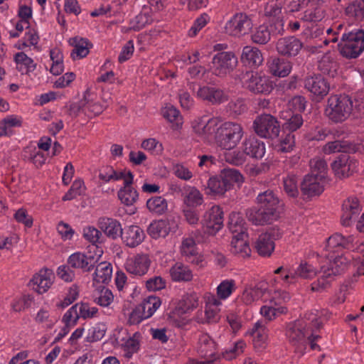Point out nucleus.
<instances>
[{
  "instance_id": "nucleus-44",
  "label": "nucleus",
  "mask_w": 364,
  "mask_h": 364,
  "mask_svg": "<svg viewBox=\"0 0 364 364\" xmlns=\"http://www.w3.org/2000/svg\"><path fill=\"white\" fill-rule=\"evenodd\" d=\"M147 232L154 239L165 237L169 232L168 223L164 220H155L149 225Z\"/></svg>"
},
{
  "instance_id": "nucleus-53",
  "label": "nucleus",
  "mask_w": 364,
  "mask_h": 364,
  "mask_svg": "<svg viewBox=\"0 0 364 364\" xmlns=\"http://www.w3.org/2000/svg\"><path fill=\"white\" fill-rule=\"evenodd\" d=\"M283 188L289 197L296 196V174L293 171H289L287 176L283 178Z\"/></svg>"
},
{
  "instance_id": "nucleus-25",
  "label": "nucleus",
  "mask_w": 364,
  "mask_h": 364,
  "mask_svg": "<svg viewBox=\"0 0 364 364\" xmlns=\"http://www.w3.org/2000/svg\"><path fill=\"white\" fill-rule=\"evenodd\" d=\"M267 67L272 75L284 77L290 73L292 64L284 58L272 56L267 60Z\"/></svg>"
},
{
  "instance_id": "nucleus-18",
  "label": "nucleus",
  "mask_w": 364,
  "mask_h": 364,
  "mask_svg": "<svg viewBox=\"0 0 364 364\" xmlns=\"http://www.w3.org/2000/svg\"><path fill=\"white\" fill-rule=\"evenodd\" d=\"M335 174L339 178L348 177L358 167V161L348 154H341L331 164Z\"/></svg>"
},
{
  "instance_id": "nucleus-28",
  "label": "nucleus",
  "mask_w": 364,
  "mask_h": 364,
  "mask_svg": "<svg viewBox=\"0 0 364 364\" xmlns=\"http://www.w3.org/2000/svg\"><path fill=\"white\" fill-rule=\"evenodd\" d=\"M240 60L245 66L256 68L262 63L263 56L257 48L246 46L242 49Z\"/></svg>"
},
{
  "instance_id": "nucleus-4",
  "label": "nucleus",
  "mask_w": 364,
  "mask_h": 364,
  "mask_svg": "<svg viewBox=\"0 0 364 364\" xmlns=\"http://www.w3.org/2000/svg\"><path fill=\"white\" fill-rule=\"evenodd\" d=\"M244 178L240 172L234 168H224L220 174L210 177L205 188L206 194L213 196H223L235 183H242Z\"/></svg>"
},
{
  "instance_id": "nucleus-7",
  "label": "nucleus",
  "mask_w": 364,
  "mask_h": 364,
  "mask_svg": "<svg viewBox=\"0 0 364 364\" xmlns=\"http://www.w3.org/2000/svg\"><path fill=\"white\" fill-rule=\"evenodd\" d=\"M338 48L346 58H358L364 51V31L358 29L343 33Z\"/></svg>"
},
{
  "instance_id": "nucleus-59",
  "label": "nucleus",
  "mask_w": 364,
  "mask_h": 364,
  "mask_svg": "<svg viewBox=\"0 0 364 364\" xmlns=\"http://www.w3.org/2000/svg\"><path fill=\"white\" fill-rule=\"evenodd\" d=\"M114 296L111 290L107 288H103L100 292L99 296L95 298V302L98 305L105 307H109L113 302Z\"/></svg>"
},
{
  "instance_id": "nucleus-10",
  "label": "nucleus",
  "mask_w": 364,
  "mask_h": 364,
  "mask_svg": "<svg viewBox=\"0 0 364 364\" xmlns=\"http://www.w3.org/2000/svg\"><path fill=\"white\" fill-rule=\"evenodd\" d=\"M253 27L252 20L245 13H236L226 23L225 31L229 36L241 38L248 34Z\"/></svg>"
},
{
  "instance_id": "nucleus-9",
  "label": "nucleus",
  "mask_w": 364,
  "mask_h": 364,
  "mask_svg": "<svg viewBox=\"0 0 364 364\" xmlns=\"http://www.w3.org/2000/svg\"><path fill=\"white\" fill-rule=\"evenodd\" d=\"M237 63V58L232 52H220L213 56L209 70L213 75L224 77L236 68Z\"/></svg>"
},
{
  "instance_id": "nucleus-30",
  "label": "nucleus",
  "mask_w": 364,
  "mask_h": 364,
  "mask_svg": "<svg viewBox=\"0 0 364 364\" xmlns=\"http://www.w3.org/2000/svg\"><path fill=\"white\" fill-rule=\"evenodd\" d=\"M267 289V285L265 283L260 282L255 286H248L245 288L241 295V301L247 304H251L255 300L262 297Z\"/></svg>"
},
{
  "instance_id": "nucleus-35",
  "label": "nucleus",
  "mask_w": 364,
  "mask_h": 364,
  "mask_svg": "<svg viewBox=\"0 0 364 364\" xmlns=\"http://www.w3.org/2000/svg\"><path fill=\"white\" fill-rule=\"evenodd\" d=\"M268 330L265 323L262 321L256 322L250 330V334L253 337V344L255 348H264L268 338Z\"/></svg>"
},
{
  "instance_id": "nucleus-36",
  "label": "nucleus",
  "mask_w": 364,
  "mask_h": 364,
  "mask_svg": "<svg viewBox=\"0 0 364 364\" xmlns=\"http://www.w3.org/2000/svg\"><path fill=\"white\" fill-rule=\"evenodd\" d=\"M170 276L174 282H190L193 279L192 270L181 262H176L170 270Z\"/></svg>"
},
{
  "instance_id": "nucleus-1",
  "label": "nucleus",
  "mask_w": 364,
  "mask_h": 364,
  "mask_svg": "<svg viewBox=\"0 0 364 364\" xmlns=\"http://www.w3.org/2000/svg\"><path fill=\"white\" fill-rule=\"evenodd\" d=\"M257 207H252L245 211L249 221L256 225L272 223L279 218L280 199L277 194L270 189L259 193L256 198Z\"/></svg>"
},
{
  "instance_id": "nucleus-14",
  "label": "nucleus",
  "mask_w": 364,
  "mask_h": 364,
  "mask_svg": "<svg viewBox=\"0 0 364 364\" xmlns=\"http://www.w3.org/2000/svg\"><path fill=\"white\" fill-rule=\"evenodd\" d=\"M220 124V120L217 117H212L208 121L200 118L195 120L193 122L192 127L194 132L204 139L210 140V139H214L216 141Z\"/></svg>"
},
{
  "instance_id": "nucleus-52",
  "label": "nucleus",
  "mask_w": 364,
  "mask_h": 364,
  "mask_svg": "<svg viewBox=\"0 0 364 364\" xmlns=\"http://www.w3.org/2000/svg\"><path fill=\"white\" fill-rule=\"evenodd\" d=\"M85 190L84 181L81 179H76L62 199L64 201L73 200L77 196L84 194Z\"/></svg>"
},
{
  "instance_id": "nucleus-55",
  "label": "nucleus",
  "mask_w": 364,
  "mask_h": 364,
  "mask_svg": "<svg viewBox=\"0 0 364 364\" xmlns=\"http://www.w3.org/2000/svg\"><path fill=\"white\" fill-rule=\"evenodd\" d=\"M224 159L226 162L235 165L240 166L245 163L246 160V156L243 151V150H235V151H228L224 154Z\"/></svg>"
},
{
  "instance_id": "nucleus-39",
  "label": "nucleus",
  "mask_w": 364,
  "mask_h": 364,
  "mask_svg": "<svg viewBox=\"0 0 364 364\" xmlns=\"http://www.w3.org/2000/svg\"><path fill=\"white\" fill-rule=\"evenodd\" d=\"M71 44L74 48L71 53V57L75 60L87 56L89 53L90 48L92 45L85 38H78L77 37L71 39Z\"/></svg>"
},
{
  "instance_id": "nucleus-49",
  "label": "nucleus",
  "mask_w": 364,
  "mask_h": 364,
  "mask_svg": "<svg viewBox=\"0 0 364 364\" xmlns=\"http://www.w3.org/2000/svg\"><path fill=\"white\" fill-rule=\"evenodd\" d=\"M271 38V33L268 27L260 25L252 32L251 39L257 44H266Z\"/></svg>"
},
{
  "instance_id": "nucleus-45",
  "label": "nucleus",
  "mask_w": 364,
  "mask_h": 364,
  "mask_svg": "<svg viewBox=\"0 0 364 364\" xmlns=\"http://www.w3.org/2000/svg\"><path fill=\"white\" fill-rule=\"evenodd\" d=\"M152 22L153 18L150 12H141L130 21V26L126 29V31H139Z\"/></svg>"
},
{
  "instance_id": "nucleus-47",
  "label": "nucleus",
  "mask_w": 364,
  "mask_h": 364,
  "mask_svg": "<svg viewBox=\"0 0 364 364\" xmlns=\"http://www.w3.org/2000/svg\"><path fill=\"white\" fill-rule=\"evenodd\" d=\"M198 305V297L196 294H186L178 304V309L182 314H186L196 309Z\"/></svg>"
},
{
  "instance_id": "nucleus-34",
  "label": "nucleus",
  "mask_w": 364,
  "mask_h": 364,
  "mask_svg": "<svg viewBox=\"0 0 364 364\" xmlns=\"http://www.w3.org/2000/svg\"><path fill=\"white\" fill-rule=\"evenodd\" d=\"M255 249L262 257H269L274 250V242L269 232L261 234L256 242Z\"/></svg>"
},
{
  "instance_id": "nucleus-40",
  "label": "nucleus",
  "mask_w": 364,
  "mask_h": 364,
  "mask_svg": "<svg viewBox=\"0 0 364 364\" xmlns=\"http://www.w3.org/2000/svg\"><path fill=\"white\" fill-rule=\"evenodd\" d=\"M247 237H235L232 236L231 240L230 251L234 255H238L242 257H249L250 255V248L249 247Z\"/></svg>"
},
{
  "instance_id": "nucleus-38",
  "label": "nucleus",
  "mask_w": 364,
  "mask_h": 364,
  "mask_svg": "<svg viewBox=\"0 0 364 364\" xmlns=\"http://www.w3.org/2000/svg\"><path fill=\"white\" fill-rule=\"evenodd\" d=\"M14 61L16 63V69L22 75H29L36 68V63L23 52L17 53L14 55Z\"/></svg>"
},
{
  "instance_id": "nucleus-19",
  "label": "nucleus",
  "mask_w": 364,
  "mask_h": 364,
  "mask_svg": "<svg viewBox=\"0 0 364 364\" xmlns=\"http://www.w3.org/2000/svg\"><path fill=\"white\" fill-rule=\"evenodd\" d=\"M196 97L211 105H220L228 100V95L225 92L215 86L203 85L199 87L196 92Z\"/></svg>"
},
{
  "instance_id": "nucleus-42",
  "label": "nucleus",
  "mask_w": 364,
  "mask_h": 364,
  "mask_svg": "<svg viewBox=\"0 0 364 364\" xmlns=\"http://www.w3.org/2000/svg\"><path fill=\"white\" fill-rule=\"evenodd\" d=\"M161 304V299L155 296H149L144 298L141 304L138 305L141 311L145 314L147 318L153 316L154 312Z\"/></svg>"
},
{
  "instance_id": "nucleus-33",
  "label": "nucleus",
  "mask_w": 364,
  "mask_h": 364,
  "mask_svg": "<svg viewBox=\"0 0 364 364\" xmlns=\"http://www.w3.org/2000/svg\"><path fill=\"white\" fill-rule=\"evenodd\" d=\"M282 3L279 0H269L264 8V16L276 25L283 26L281 18Z\"/></svg>"
},
{
  "instance_id": "nucleus-31",
  "label": "nucleus",
  "mask_w": 364,
  "mask_h": 364,
  "mask_svg": "<svg viewBox=\"0 0 364 364\" xmlns=\"http://www.w3.org/2000/svg\"><path fill=\"white\" fill-rule=\"evenodd\" d=\"M198 353L202 357L216 359V343L207 333H202L198 338Z\"/></svg>"
},
{
  "instance_id": "nucleus-21",
  "label": "nucleus",
  "mask_w": 364,
  "mask_h": 364,
  "mask_svg": "<svg viewBox=\"0 0 364 364\" xmlns=\"http://www.w3.org/2000/svg\"><path fill=\"white\" fill-rule=\"evenodd\" d=\"M173 190L181 193L183 203L187 208H196L204 202L203 194L194 186H186L183 188L176 186Z\"/></svg>"
},
{
  "instance_id": "nucleus-12",
  "label": "nucleus",
  "mask_w": 364,
  "mask_h": 364,
  "mask_svg": "<svg viewBox=\"0 0 364 364\" xmlns=\"http://www.w3.org/2000/svg\"><path fill=\"white\" fill-rule=\"evenodd\" d=\"M243 86L254 94H269L273 88V82L265 75L257 73H246L244 77Z\"/></svg>"
},
{
  "instance_id": "nucleus-22",
  "label": "nucleus",
  "mask_w": 364,
  "mask_h": 364,
  "mask_svg": "<svg viewBox=\"0 0 364 364\" xmlns=\"http://www.w3.org/2000/svg\"><path fill=\"white\" fill-rule=\"evenodd\" d=\"M97 226L107 237L112 240H117L123 234L120 222L112 218H100L97 220Z\"/></svg>"
},
{
  "instance_id": "nucleus-41",
  "label": "nucleus",
  "mask_w": 364,
  "mask_h": 364,
  "mask_svg": "<svg viewBox=\"0 0 364 364\" xmlns=\"http://www.w3.org/2000/svg\"><path fill=\"white\" fill-rule=\"evenodd\" d=\"M93 279L97 283H108L112 278V267L109 262H100L95 266Z\"/></svg>"
},
{
  "instance_id": "nucleus-62",
  "label": "nucleus",
  "mask_w": 364,
  "mask_h": 364,
  "mask_svg": "<svg viewBox=\"0 0 364 364\" xmlns=\"http://www.w3.org/2000/svg\"><path fill=\"white\" fill-rule=\"evenodd\" d=\"M208 16L206 14L200 15L198 18L196 19L193 26L188 31V36L190 37H194L208 23Z\"/></svg>"
},
{
  "instance_id": "nucleus-48",
  "label": "nucleus",
  "mask_w": 364,
  "mask_h": 364,
  "mask_svg": "<svg viewBox=\"0 0 364 364\" xmlns=\"http://www.w3.org/2000/svg\"><path fill=\"white\" fill-rule=\"evenodd\" d=\"M338 68V63L330 56H324L318 63L320 71L331 77H334L337 75Z\"/></svg>"
},
{
  "instance_id": "nucleus-51",
  "label": "nucleus",
  "mask_w": 364,
  "mask_h": 364,
  "mask_svg": "<svg viewBox=\"0 0 364 364\" xmlns=\"http://www.w3.org/2000/svg\"><path fill=\"white\" fill-rule=\"evenodd\" d=\"M311 173L309 174L314 175L325 179L327 164L326 162L320 158H315L310 161Z\"/></svg>"
},
{
  "instance_id": "nucleus-29",
  "label": "nucleus",
  "mask_w": 364,
  "mask_h": 364,
  "mask_svg": "<svg viewBox=\"0 0 364 364\" xmlns=\"http://www.w3.org/2000/svg\"><path fill=\"white\" fill-rule=\"evenodd\" d=\"M242 150L245 156L254 159H262L265 153V146L263 141L255 137L246 139L242 144Z\"/></svg>"
},
{
  "instance_id": "nucleus-27",
  "label": "nucleus",
  "mask_w": 364,
  "mask_h": 364,
  "mask_svg": "<svg viewBox=\"0 0 364 364\" xmlns=\"http://www.w3.org/2000/svg\"><path fill=\"white\" fill-rule=\"evenodd\" d=\"M133 182L134 175L129 173V178L126 180L124 185L119 190L117 193L121 202L127 206L134 205L139 198L137 191L132 187Z\"/></svg>"
},
{
  "instance_id": "nucleus-60",
  "label": "nucleus",
  "mask_w": 364,
  "mask_h": 364,
  "mask_svg": "<svg viewBox=\"0 0 364 364\" xmlns=\"http://www.w3.org/2000/svg\"><path fill=\"white\" fill-rule=\"evenodd\" d=\"M181 252L185 258L188 257L192 258L197 252L194 240L191 237L185 238L181 244Z\"/></svg>"
},
{
  "instance_id": "nucleus-54",
  "label": "nucleus",
  "mask_w": 364,
  "mask_h": 364,
  "mask_svg": "<svg viewBox=\"0 0 364 364\" xmlns=\"http://www.w3.org/2000/svg\"><path fill=\"white\" fill-rule=\"evenodd\" d=\"M235 282L232 279L223 281L217 288V294L221 299L229 297L235 290Z\"/></svg>"
},
{
  "instance_id": "nucleus-15",
  "label": "nucleus",
  "mask_w": 364,
  "mask_h": 364,
  "mask_svg": "<svg viewBox=\"0 0 364 364\" xmlns=\"http://www.w3.org/2000/svg\"><path fill=\"white\" fill-rule=\"evenodd\" d=\"M100 256L92 252H77L69 256L68 264L72 268L81 269L83 272H91L99 261Z\"/></svg>"
},
{
  "instance_id": "nucleus-64",
  "label": "nucleus",
  "mask_w": 364,
  "mask_h": 364,
  "mask_svg": "<svg viewBox=\"0 0 364 364\" xmlns=\"http://www.w3.org/2000/svg\"><path fill=\"white\" fill-rule=\"evenodd\" d=\"M316 274V269L307 262H301L297 268V276L304 279H311Z\"/></svg>"
},
{
  "instance_id": "nucleus-6",
  "label": "nucleus",
  "mask_w": 364,
  "mask_h": 364,
  "mask_svg": "<svg viewBox=\"0 0 364 364\" xmlns=\"http://www.w3.org/2000/svg\"><path fill=\"white\" fill-rule=\"evenodd\" d=\"M243 134V128L240 124L226 122L220 125L215 143L222 149L230 151L238 145Z\"/></svg>"
},
{
  "instance_id": "nucleus-24",
  "label": "nucleus",
  "mask_w": 364,
  "mask_h": 364,
  "mask_svg": "<svg viewBox=\"0 0 364 364\" xmlns=\"http://www.w3.org/2000/svg\"><path fill=\"white\" fill-rule=\"evenodd\" d=\"M305 87L316 97L322 98L329 92V84L326 79L320 75H315L306 79Z\"/></svg>"
},
{
  "instance_id": "nucleus-5",
  "label": "nucleus",
  "mask_w": 364,
  "mask_h": 364,
  "mask_svg": "<svg viewBox=\"0 0 364 364\" xmlns=\"http://www.w3.org/2000/svg\"><path fill=\"white\" fill-rule=\"evenodd\" d=\"M325 256L328 257V266L321 267L320 274H321L317 281L311 284L313 291H320L326 289L333 280L334 277L343 272L349 263V260L342 254H338L336 256L334 255H325Z\"/></svg>"
},
{
  "instance_id": "nucleus-16",
  "label": "nucleus",
  "mask_w": 364,
  "mask_h": 364,
  "mask_svg": "<svg viewBox=\"0 0 364 364\" xmlns=\"http://www.w3.org/2000/svg\"><path fill=\"white\" fill-rule=\"evenodd\" d=\"M151 263V260L149 255L141 252L127 258L124 264V268L131 274L142 277L148 272Z\"/></svg>"
},
{
  "instance_id": "nucleus-23",
  "label": "nucleus",
  "mask_w": 364,
  "mask_h": 364,
  "mask_svg": "<svg viewBox=\"0 0 364 364\" xmlns=\"http://www.w3.org/2000/svg\"><path fill=\"white\" fill-rule=\"evenodd\" d=\"M353 242V236L343 237L341 234L336 233L328 237L325 247L327 255L339 254L344 249H349Z\"/></svg>"
},
{
  "instance_id": "nucleus-13",
  "label": "nucleus",
  "mask_w": 364,
  "mask_h": 364,
  "mask_svg": "<svg viewBox=\"0 0 364 364\" xmlns=\"http://www.w3.org/2000/svg\"><path fill=\"white\" fill-rule=\"evenodd\" d=\"M204 233L215 235L223 226V211L218 205H214L207 210L201 220Z\"/></svg>"
},
{
  "instance_id": "nucleus-61",
  "label": "nucleus",
  "mask_w": 364,
  "mask_h": 364,
  "mask_svg": "<svg viewBox=\"0 0 364 364\" xmlns=\"http://www.w3.org/2000/svg\"><path fill=\"white\" fill-rule=\"evenodd\" d=\"M348 150V147L345 142L341 141H334L328 143L323 147V151L326 154H330L336 152H343L346 154Z\"/></svg>"
},
{
  "instance_id": "nucleus-56",
  "label": "nucleus",
  "mask_w": 364,
  "mask_h": 364,
  "mask_svg": "<svg viewBox=\"0 0 364 364\" xmlns=\"http://www.w3.org/2000/svg\"><path fill=\"white\" fill-rule=\"evenodd\" d=\"M140 334L135 333L132 338H129L124 344V350L125 351V356L128 358H131L132 355L136 353L139 348V338Z\"/></svg>"
},
{
  "instance_id": "nucleus-17",
  "label": "nucleus",
  "mask_w": 364,
  "mask_h": 364,
  "mask_svg": "<svg viewBox=\"0 0 364 364\" xmlns=\"http://www.w3.org/2000/svg\"><path fill=\"white\" fill-rule=\"evenodd\" d=\"M361 211L359 201L355 197L345 200L342 205L341 223L344 227H350L354 223Z\"/></svg>"
},
{
  "instance_id": "nucleus-46",
  "label": "nucleus",
  "mask_w": 364,
  "mask_h": 364,
  "mask_svg": "<svg viewBox=\"0 0 364 364\" xmlns=\"http://www.w3.org/2000/svg\"><path fill=\"white\" fill-rule=\"evenodd\" d=\"M146 207L150 212L162 215L167 210L168 203L162 196H153L146 201Z\"/></svg>"
},
{
  "instance_id": "nucleus-57",
  "label": "nucleus",
  "mask_w": 364,
  "mask_h": 364,
  "mask_svg": "<svg viewBox=\"0 0 364 364\" xmlns=\"http://www.w3.org/2000/svg\"><path fill=\"white\" fill-rule=\"evenodd\" d=\"M83 237L92 244L102 242L101 230L93 226H88L83 229Z\"/></svg>"
},
{
  "instance_id": "nucleus-26",
  "label": "nucleus",
  "mask_w": 364,
  "mask_h": 364,
  "mask_svg": "<svg viewBox=\"0 0 364 364\" xmlns=\"http://www.w3.org/2000/svg\"><path fill=\"white\" fill-rule=\"evenodd\" d=\"M120 237L127 246L133 248L144 241L145 234L139 226L130 225L123 230V234Z\"/></svg>"
},
{
  "instance_id": "nucleus-11",
  "label": "nucleus",
  "mask_w": 364,
  "mask_h": 364,
  "mask_svg": "<svg viewBox=\"0 0 364 364\" xmlns=\"http://www.w3.org/2000/svg\"><path fill=\"white\" fill-rule=\"evenodd\" d=\"M254 129L257 135L267 139H275L280 132V124L277 119L269 114H263L256 117Z\"/></svg>"
},
{
  "instance_id": "nucleus-58",
  "label": "nucleus",
  "mask_w": 364,
  "mask_h": 364,
  "mask_svg": "<svg viewBox=\"0 0 364 364\" xmlns=\"http://www.w3.org/2000/svg\"><path fill=\"white\" fill-rule=\"evenodd\" d=\"M78 296V287L73 284L70 287L68 292L64 299L57 303L56 306L58 308L64 309L73 303L77 299Z\"/></svg>"
},
{
  "instance_id": "nucleus-43",
  "label": "nucleus",
  "mask_w": 364,
  "mask_h": 364,
  "mask_svg": "<svg viewBox=\"0 0 364 364\" xmlns=\"http://www.w3.org/2000/svg\"><path fill=\"white\" fill-rule=\"evenodd\" d=\"M296 38L294 36L280 38L277 43V50L279 53L285 56L295 55Z\"/></svg>"
},
{
  "instance_id": "nucleus-37",
  "label": "nucleus",
  "mask_w": 364,
  "mask_h": 364,
  "mask_svg": "<svg viewBox=\"0 0 364 364\" xmlns=\"http://www.w3.org/2000/svg\"><path fill=\"white\" fill-rule=\"evenodd\" d=\"M228 227L235 237H247L244 220L239 213H232L229 216Z\"/></svg>"
},
{
  "instance_id": "nucleus-8",
  "label": "nucleus",
  "mask_w": 364,
  "mask_h": 364,
  "mask_svg": "<svg viewBox=\"0 0 364 364\" xmlns=\"http://www.w3.org/2000/svg\"><path fill=\"white\" fill-rule=\"evenodd\" d=\"M294 100L289 101L287 108L282 112V118L287 122L284 124V128L289 130V133L281 140L279 144V151L282 152H289L295 146V134L296 131V113L294 108Z\"/></svg>"
},
{
  "instance_id": "nucleus-3",
  "label": "nucleus",
  "mask_w": 364,
  "mask_h": 364,
  "mask_svg": "<svg viewBox=\"0 0 364 364\" xmlns=\"http://www.w3.org/2000/svg\"><path fill=\"white\" fill-rule=\"evenodd\" d=\"M321 326V321L317 310H311L301 313L297 319V338L300 336L304 338V343L309 344L311 350H320L316 341L320 338L316 334Z\"/></svg>"
},
{
  "instance_id": "nucleus-50",
  "label": "nucleus",
  "mask_w": 364,
  "mask_h": 364,
  "mask_svg": "<svg viewBox=\"0 0 364 364\" xmlns=\"http://www.w3.org/2000/svg\"><path fill=\"white\" fill-rule=\"evenodd\" d=\"M92 95V94L89 90H87L85 92L83 97L85 104H83V106L85 107V109H87L90 113L94 115H98L102 112L104 107L100 103L94 102Z\"/></svg>"
},
{
  "instance_id": "nucleus-32",
  "label": "nucleus",
  "mask_w": 364,
  "mask_h": 364,
  "mask_svg": "<svg viewBox=\"0 0 364 364\" xmlns=\"http://www.w3.org/2000/svg\"><path fill=\"white\" fill-rule=\"evenodd\" d=\"M51 272L48 269H41L38 274H35L31 280L33 289L38 294L46 292L50 287Z\"/></svg>"
},
{
  "instance_id": "nucleus-20",
  "label": "nucleus",
  "mask_w": 364,
  "mask_h": 364,
  "mask_svg": "<svg viewBox=\"0 0 364 364\" xmlns=\"http://www.w3.org/2000/svg\"><path fill=\"white\" fill-rule=\"evenodd\" d=\"M323 180L324 178L314 176V175H306L301 183L303 195L306 198L320 195L323 191Z\"/></svg>"
},
{
  "instance_id": "nucleus-63",
  "label": "nucleus",
  "mask_w": 364,
  "mask_h": 364,
  "mask_svg": "<svg viewBox=\"0 0 364 364\" xmlns=\"http://www.w3.org/2000/svg\"><path fill=\"white\" fill-rule=\"evenodd\" d=\"M79 306V304H76L73 306L63 316V322L65 326H70V323H73L75 325L77 320L80 318L79 311H77V308Z\"/></svg>"
},
{
  "instance_id": "nucleus-2",
  "label": "nucleus",
  "mask_w": 364,
  "mask_h": 364,
  "mask_svg": "<svg viewBox=\"0 0 364 364\" xmlns=\"http://www.w3.org/2000/svg\"><path fill=\"white\" fill-rule=\"evenodd\" d=\"M353 112H364V104L345 95L331 96L325 110L326 116L334 122H343Z\"/></svg>"
}]
</instances>
